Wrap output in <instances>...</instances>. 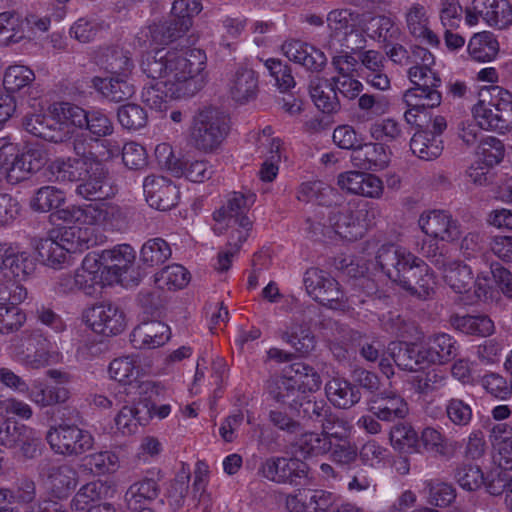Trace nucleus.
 I'll return each mask as SVG.
<instances>
[{
    "label": "nucleus",
    "instance_id": "f257e3e1",
    "mask_svg": "<svg viewBox=\"0 0 512 512\" xmlns=\"http://www.w3.org/2000/svg\"><path fill=\"white\" fill-rule=\"evenodd\" d=\"M206 60V54L200 49L190 50L186 56L164 49L147 53L141 69L147 77L159 81L143 88L142 101L152 109L162 110L168 98L193 97L206 84Z\"/></svg>",
    "mask_w": 512,
    "mask_h": 512
},
{
    "label": "nucleus",
    "instance_id": "f03ea898",
    "mask_svg": "<svg viewBox=\"0 0 512 512\" xmlns=\"http://www.w3.org/2000/svg\"><path fill=\"white\" fill-rule=\"evenodd\" d=\"M296 369V377H277L269 381L268 393L274 401L286 407L306 423L320 424L331 407L313 394L321 385L320 375L306 365Z\"/></svg>",
    "mask_w": 512,
    "mask_h": 512
},
{
    "label": "nucleus",
    "instance_id": "7ed1b4c3",
    "mask_svg": "<svg viewBox=\"0 0 512 512\" xmlns=\"http://www.w3.org/2000/svg\"><path fill=\"white\" fill-rule=\"evenodd\" d=\"M376 261L389 279L411 295L425 300L434 294L436 279L433 271L407 249L394 244L382 245Z\"/></svg>",
    "mask_w": 512,
    "mask_h": 512
},
{
    "label": "nucleus",
    "instance_id": "20e7f679",
    "mask_svg": "<svg viewBox=\"0 0 512 512\" xmlns=\"http://www.w3.org/2000/svg\"><path fill=\"white\" fill-rule=\"evenodd\" d=\"M231 128L230 116L215 106L198 109L189 127V143L197 151L213 153L220 148Z\"/></svg>",
    "mask_w": 512,
    "mask_h": 512
},
{
    "label": "nucleus",
    "instance_id": "39448f33",
    "mask_svg": "<svg viewBox=\"0 0 512 512\" xmlns=\"http://www.w3.org/2000/svg\"><path fill=\"white\" fill-rule=\"evenodd\" d=\"M432 66L413 65L408 70V78L414 85L403 95V101L408 107L404 117L408 123L415 122L414 112H424L441 104L442 95L438 87L442 81Z\"/></svg>",
    "mask_w": 512,
    "mask_h": 512
},
{
    "label": "nucleus",
    "instance_id": "423d86ee",
    "mask_svg": "<svg viewBox=\"0 0 512 512\" xmlns=\"http://www.w3.org/2000/svg\"><path fill=\"white\" fill-rule=\"evenodd\" d=\"M57 180L78 182L76 193L91 201L104 200L116 192L108 172L100 162H75L66 170L53 173Z\"/></svg>",
    "mask_w": 512,
    "mask_h": 512
},
{
    "label": "nucleus",
    "instance_id": "0eeeda50",
    "mask_svg": "<svg viewBox=\"0 0 512 512\" xmlns=\"http://www.w3.org/2000/svg\"><path fill=\"white\" fill-rule=\"evenodd\" d=\"M304 285L315 301L330 309L346 310L357 303L365 302L355 293L347 295L329 272L319 268L312 267L305 272Z\"/></svg>",
    "mask_w": 512,
    "mask_h": 512
},
{
    "label": "nucleus",
    "instance_id": "6e6552de",
    "mask_svg": "<svg viewBox=\"0 0 512 512\" xmlns=\"http://www.w3.org/2000/svg\"><path fill=\"white\" fill-rule=\"evenodd\" d=\"M478 126L504 134L512 128V93L499 86L490 89V100H479L472 108Z\"/></svg>",
    "mask_w": 512,
    "mask_h": 512
},
{
    "label": "nucleus",
    "instance_id": "1a4fd4ad",
    "mask_svg": "<svg viewBox=\"0 0 512 512\" xmlns=\"http://www.w3.org/2000/svg\"><path fill=\"white\" fill-rule=\"evenodd\" d=\"M87 231L81 228L69 227L59 229L55 237L40 239L35 243L39 259L48 267L62 268L70 254L88 248V242L83 238Z\"/></svg>",
    "mask_w": 512,
    "mask_h": 512
},
{
    "label": "nucleus",
    "instance_id": "9d476101",
    "mask_svg": "<svg viewBox=\"0 0 512 512\" xmlns=\"http://www.w3.org/2000/svg\"><path fill=\"white\" fill-rule=\"evenodd\" d=\"M254 202V194L234 192L226 204L213 214V218L216 222L230 228V233H234L239 242H245L252 228V221L247 213Z\"/></svg>",
    "mask_w": 512,
    "mask_h": 512
},
{
    "label": "nucleus",
    "instance_id": "9b49d317",
    "mask_svg": "<svg viewBox=\"0 0 512 512\" xmlns=\"http://www.w3.org/2000/svg\"><path fill=\"white\" fill-rule=\"evenodd\" d=\"M51 449L64 456H78L89 451L94 445L90 432L75 425H60L51 428L46 435Z\"/></svg>",
    "mask_w": 512,
    "mask_h": 512
},
{
    "label": "nucleus",
    "instance_id": "f8f14e48",
    "mask_svg": "<svg viewBox=\"0 0 512 512\" xmlns=\"http://www.w3.org/2000/svg\"><path fill=\"white\" fill-rule=\"evenodd\" d=\"M480 19L490 27L507 28L512 24V5L508 0H472L465 9V22L475 26Z\"/></svg>",
    "mask_w": 512,
    "mask_h": 512
},
{
    "label": "nucleus",
    "instance_id": "ddd939ff",
    "mask_svg": "<svg viewBox=\"0 0 512 512\" xmlns=\"http://www.w3.org/2000/svg\"><path fill=\"white\" fill-rule=\"evenodd\" d=\"M11 150L13 149H0V173L4 174L10 183L15 184L27 179L44 164L43 158L37 151L29 150L19 154Z\"/></svg>",
    "mask_w": 512,
    "mask_h": 512
},
{
    "label": "nucleus",
    "instance_id": "4468645a",
    "mask_svg": "<svg viewBox=\"0 0 512 512\" xmlns=\"http://www.w3.org/2000/svg\"><path fill=\"white\" fill-rule=\"evenodd\" d=\"M38 471L52 494L59 499L67 497L78 484L77 471L67 463L42 460L38 465Z\"/></svg>",
    "mask_w": 512,
    "mask_h": 512
},
{
    "label": "nucleus",
    "instance_id": "2eb2a0df",
    "mask_svg": "<svg viewBox=\"0 0 512 512\" xmlns=\"http://www.w3.org/2000/svg\"><path fill=\"white\" fill-rule=\"evenodd\" d=\"M85 317L94 332L105 336L118 335L126 327L124 312L110 302L93 305L86 311Z\"/></svg>",
    "mask_w": 512,
    "mask_h": 512
},
{
    "label": "nucleus",
    "instance_id": "dca6fc26",
    "mask_svg": "<svg viewBox=\"0 0 512 512\" xmlns=\"http://www.w3.org/2000/svg\"><path fill=\"white\" fill-rule=\"evenodd\" d=\"M418 225L427 236L441 241L452 242L461 235L458 221L444 210L424 211L419 217Z\"/></svg>",
    "mask_w": 512,
    "mask_h": 512
},
{
    "label": "nucleus",
    "instance_id": "f3484780",
    "mask_svg": "<svg viewBox=\"0 0 512 512\" xmlns=\"http://www.w3.org/2000/svg\"><path fill=\"white\" fill-rule=\"evenodd\" d=\"M259 471L268 480L292 484L307 476L308 466L296 458L272 457L262 463Z\"/></svg>",
    "mask_w": 512,
    "mask_h": 512
},
{
    "label": "nucleus",
    "instance_id": "a211bd4d",
    "mask_svg": "<svg viewBox=\"0 0 512 512\" xmlns=\"http://www.w3.org/2000/svg\"><path fill=\"white\" fill-rule=\"evenodd\" d=\"M143 191L148 204L161 211L173 208L179 198L177 186L163 176H147L143 182Z\"/></svg>",
    "mask_w": 512,
    "mask_h": 512
},
{
    "label": "nucleus",
    "instance_id": "6ab92c4d",
    "mask_svg": "<svg viewBox=\"0 0 512 512\" xmlns=\"http://www.w3.org/2000/svg\"><path fill=\"white\" fill-rule=\"evenodd\" d=\"M281 50L294 63L303 66L310 72H321L327 64V57L320 49L298 39L286 40Z\"/></svg>",
    "mask_w": 512,
    "mask_h": 512
},
{
    "label": "nucleus",
    "instance_id": "aec40b11",
    "mask_svg": "<svg viewBox=\"0 0 512 512\" xmlns=\"http://www.w3.org/2000/svg\"><path fill=\"white\" fill-rule=\"evenodd\" d=\"M281 338L296 352L306 356L316 347V337L311 330V318L306 317L305 312L300 316H294L290 325L282 333Z\"/></svg>",
    "mask_w": 512,
    "mask_h": 512
},
{
    "label": "nucleus",
    "instance_id": "412c9836",
    "mask_svg": "<svg viewBox=\"0 0 512 512\" xmlns=\"http://www.w3.org/2000/svg\"><path fill=\"white\" fill-rule=\"evenodd\" d=\"M35 73L28 66L11 65L9 66L3 78V85L9 93L23 92L31 100H38L42 95V90L35 83Z\"/></svg>",
    "mask_w": 512,
    "mask_h": 512
},
{
    "label": "nucleus",
    "instance_id": "4be33fe9",
    "mask_svg": "<svg viewBox=\"0 0 512 512\" xmlns=\"http://www.w3.org/2000/svg\"><path fill=\"white\" fill-rule=\"evenodd\" d=\"M368 410L382 421L402 420L408 414V405L395 392L375 394L368 402Z\"/></svg>",
    "mask_w": 512,
    "mask_h": 512
},
{
    "label": "nucleus",
    "instance_id": "5701e85b",
    "mask_svg": "<svg viewBox=\"0 0 512 512\" xmlns=\"http://www.w3.org/2000/svg\"><path fill=\"white\" fill-rule=\"evenodd\" d=\"M170 328L161 321H148L137 325L130 334L136 349H155L170 339Z\"/></svg>",
    "mask_w": 512,
    "mask_h": 512
},
{
    "label": "nucleus",
    "instance_id": "b1692460",
    "mask_svg": "<svg viewBox=\"0 0 512 512\" xmlns=\"http://www.w3.org/2000/svg\"><path fill=\"white\" fill-rule=\"evenodd\" d=\"M228 87L234 101L240 104L247 103L258 94V75L252 68L239 66L231 74Z\"/></svg>",
    "mask_w": 512,
    "mask_h": 512
},
{
    "label": "nucleus",
    "instance_id": "393cba45",
    "mask_svg": "<svg viewBox=\"0 0 512 512\" xmlns=\"http://www.w3.org/2000/svg\"><path fill=\"white\" fill-rule=\"evenodd\" d=\"M389 161V153L381 143H361L351 154L353 166L362 170H382Z\"/></svg>",
    "mask_w": 512,
    "mask_h": 512
},
{
    "label": "nucleus",
    "instance_id": "a878e982",
    "mask_svg": "<svg viewBox=\"0 0 512 512\" xmlns=\"http://www.w3.org/2000/svg\"><path fill=\"white\" fill-rule=\"evenodd\" d=\"M328 223L336 234L349 241L357 240L364 232V225H359L354 209L350 205L331 210L328 214Z\"/></svg>",
    "mask_w": 512,
    "mask_h": 512
},
{
    "label": "nucleus",
    "instance_id": "bb28decb",
    "mask_svg": "<svg viewBox=\"0 0 512 512\" xmlns=\"http://www.w3.org/2000/svg\"><path fill=\"white\" fill-rule=\"evenodd\" d=\"M154 404L138 402L133 406H123L115 417V424L123 434L135 433L138 426L146 425L152 418Z\"/></svg>",
    "mask_w": 512,
    "mask_h": 512
},
{
    "label": "nucleus",
    "instance_id": "cd10ccee",
    "mask_svg": "<svg viewBox=\"0 0 512 512\" xmlns=\"http://www.w3.org/2000/svg\"><path fill=\"white\" fill-rule=\"evenodd\" d=\"M325 393L330 403L339 409H349L361 400L359 388L343 378H332L325 385Z\"/></svg>",
    "mask_w": 512,
    "mask_h": 512
},
{
    "label": "nucleus",
    "instance_id": "c85d7f7f",
    "mask_svg": "<svg viewBox=\"0 0 512 512\" xmlns=\"http://www.w3.org/2000/svg\"><path fill=\"white\" fill-rule=\"evenodd\" d=\"M405 21L408 32L414 38L421 39L431 46L439 44L437 35L429 29V18L422 4H412L405 14Z\"/></svg>",
    "mask_w": 512,
    "mask_h": 512
},
{
    "label": "nucleus",
    "instance_id": "c756f323",
    "mask_svg": "<svg viewBox=\"0 0 512 512\" xmlns=\"http://www.w3.org/2000/svg\"><path fill=\"white\" fill-rule=\"evenodd\" d=\"M308 89L315 106L323 113H333L340 109V101L331 78L314 77L310 80Z\"/></svg>",
    "mask_w": 512,
    "mask_h": 512
},
{
    "label": "nucleus",
    "instance_id": "7c9ffc66",
    "mask_svg": "<svg viewBox=\"0 0 512 512\" xmlns=\"http://www.w3.org/2000/svg\"><path fill=\"white\" fill-rule=\"evenodd\" d=\"M326 21L330 32L322 45L327 50L337 52L340 37L354 27L351 24L353 12L349 9H335L328 13Z\"/></svg>",
    "mask_w": 512,
    "mask_h": 512
},
{
    "label": "nucleus",
    "instance_id": "2f4dec72",
    "mask_svg": "<svg viewBox=\"0 0 512 512\" xmlns=\"http://www.w3.org/2000/svg\"><path fill=\"white\" fill-rule=\"evenodd\" d=\"M135 255V250L130 245H118L102 251V264L104 269L112 272L115 280H120V277L133 265Z\"/></svg>",
    "mask_w": 512,
    "mask_h": 512
},
{
    "label": "nucleus",
    "instance_id": "473e14b6",
    "mask_svg": "<svg viewBox=\"0 0 512 512\" xmlns=\"http://www.w3.org/2000/svg\"><path fill=\"white\" fill-rule=\"evenodd\" d=\"M445 283L456 293H466L473 285L470 266L459 260H447L441 269Z\"/></svg>",
    "mask_w": 512,
    "mask_h": 512
},
{
    "label": "nucleus",
    "instance_id": "72a5a7b5",
    "mask_svg": "<svg viewBox=\"0 0 512 512\" xmlns=\"http://www.w3.org/2000/svg\"><path fill=\"white\" fill-rule=\"evenodd\" d=\"M159 492L160 487L152 478H144L133 483L125 493L128 509L137 511L141 507H146L158 497Z\"/></svg>",
    "mask_w": 512,
    "mask_h": 512
},
{
    "label": "nucleus",
    "instance_id": "f704fd0d",
    "mask_svg": "<svg viewBox=\"0 0 512 512\" xmlns=\"http://www.w3.org/2000/svg\"><path fill=\"white\" fill-rule=\"evenodd\" d=\"M428 355L433 365H445L452 361L459 351L458 342L447 333H436L427 340Z\"/></svg>",
    "mask_w": 512,
    "mask_h": 512
},
{
    "label": "nucleus",
    "instance_id": "c9c22d12",
    "mask_svg": "<svg viewBox=\"0 0 512 512\" xmlns=\"http://www.w3.org/2000/svg\"><path fill=\"white\" fill-rule=\"evenodd\" d=\"M73 151L77 158L56 159L51 164L52 173L66 170V166H72L75 162H95L93 155L94 149L99 146L97 138H88L84 135H77L72 142Z\"/></svg>",
    "mask_w": 512,
    "mask_h": 512
},
{
    "label": "nucleus",
    "instance_id": "e433bc0d",
    "mask_svg": "<svg viewBox=\"0 0 512 512\" xmlns=\"http://www.w3.org/2000/svg\"><path fill=\"white\" fill-rule=\"evenodd\" d=\"M1 271L9 280H25L35 269L33 258L26 252L5 254Z\"/></svg>",
    "mask_w": 512,
    "mask_h": 512
},
{
    "label": "nucleus",
    "instance_id": "4c0bfd02",
    "mask_svg": "<svg viewBox=\"0 0 512 512\" xmlns=\"http://www.w3.org/2000/svg\"><path fill=\"white\" fill-rule=\"evenodd\" d=\"M468 53L477 62H490L499 52V43L492 32L475 33L468 43Z\"/></svg>",
    "mask_w": 512,
    "mask_h": 512
},
{
    "label": "nucleus",
    "instance_id": "58836bf2",
    "mask_svg": "<svg viewBox=\"0 0 512 512\" xmlns=\"http://www.w3.org/2000/svg\"><path fill=\"white\" fill-rule=\"evenodd\" d=\"M410 149L418 158L430 161L441 155L443 145L437 135L428 130H419L411 138Z\"/></svg>",
    "mask_w": 512,
    "mask_h": 512
},
{
    "label": "nucleus",
    "instance_id": "ea45409f",
    "mask_svg": "<svg viewBox=\"0 0 512 512\" xmlns=\"http://www.w3.org/2000/svg\"><path fill=\"white\" fill-rule=\"evenodd\" d=\"M57 124L54 118L41 113L27 114L23 119V127L27 132L55 143L63 141L62 135L54 127Z\"/></svg>",
    "mask_w": 512,
    "mask_h": 512
},
{
    "label": "nucleus",
    "instance_id": "a19ab883",
    "mask_svg": "<svg viewBox=\"0 0 512 512\" xmlns=\"http://www.w3.org/2000/svg\"><path fill=\"white\" fill-rule=\"evenodd\" d=\"M65 202V193L54 186L39 188L30 200V206L37 212H49L60 208Z\"/></svg>",
    "mask_w": 512,
    "mask_h": 512
},
{
    "label": "nucleus",
    "instance_id": "79ce46f5",
    "mask_svg": "<svg viewBox=\"0 0 512 512\" xmlns=\"http://www.w3.org/2000/svg\"><path fill=\"white\" fill-rule=\"evenodd\" d=\"M187 31L186 23L181 24L172 17L150 27L151 40L157 45H168L181 38Z\"/></svg>",
    "mask_w": 512,
    "mask_h": 512
},
{
    "label": "nucleus",
    "instance_id": "37998d69",
    "mask_svg": "<svg viewBox=\"0 0 512 512\" xmlns=\"http://www.w3.org/2000/svg\"><path fill=\"white\" fill-rule=\"evenodd\" d=\"M154 278L160 289L174 290L184 288L190 280V274L182 265L173 264L156 273Z\"/></svg>",
    "mask_w": 512,
    "mask_h": 512
},
{
    "label": "nucleus",
    "instance_id": "c03bdc74",
    "mask_svg": "<svg viewBox=\"0 0 512 512\" xmlns=\"http://www.w3.org/2000/svg\"><path fill=\"white\" fill-rule=\"evenodd\" d=\"M381 327L388 333L401 338L415 337L419 334L414 322L405 320L397 312H387L380 318Z\"/></svg>",
    "mask_w": 512,
    "mask_h": 512
},
{
    "label": "nucleus",
    "instance_id": "a18cd8bd",
    "mask_svg": "<svg viewBox=\"0 0 512 512\" xmlns=\"http://www.w3.org/2000/svg\"><path fill=\"white\" fill-rule=\"evenodd\" d=\"M172 251L167 241L162 238L147 240L140 251V259L148 266H156L164 263L171 257Z\"/></svg>",
    "mask_w": 512,
    "mask_h": 512
},
{
    "label": "nucleus",
    "instance_id": "49530a36",
    "mask_svg": "<svg viewBox=\"0 0 512 512\" xmlns=\"http://www.w3.org/2000/svg\"><path fill=\"white\" fill-rule=\"evenodd\" d=\"M119 76L111 77L110 79H99L101 93L113 102L127 100L135 93L134 85Z\"/></svg>",
    "mask_w": 512,
    "mask_h": 512
},
{
    "label": "nucleus",
    "instance_id": "de8ad7c7",
    "mask_svg": "<svg viewBox=\"0 0 512 512\" xmlns=\"http://www.w3.org/2000/svg\"><path fill=\"white\" fill-rule=\"evenodd\" d=\"M117 118L120 125L127 130L136 131L146 126L148 115L138 104L128 103L118 108Z\"/></svg>",
    "mask_w": 512,
    "mask_h": 512
},
{
    "label": "nucleus",
    "instance_id": "09e8293b",
    "mask_svg": "<svg viewBox=\"0 0 512 512\" xmlns=\"http://www.w3.org/2000/svg\"><path fill=\"white\" fill-rule=\"evenodd\" d=\"M476 155L478 163H483L486 167L491 168L503 159L504 146L498 138L488 136L480 141Z\"/></svg>",
    "mask_w": 512,
    "mask_h": 512
},
{
    "label": "nucleus",
    "instance_id": "8fccbe9b",
    "mask_svg": "<svg viewBox=\"0 0 512 512\" xmlns=\"http://www.w3.org/2000/svg\"><path fill=\"white\" fill-rule=\"evenodd\" d=\"M297 446L304 456L324 455L333 448L332 442L322 432L304 433L299 438Z\"/></svg>",
    "mask_w": 512,
    "mask_h": 512
},
{
    "label": "nucleus",
    "instance_id": "3c124183",
    "mask_svg": "<svg viewBox=\"0 0 512 512\" xmlns=\"http://www.w3.org/2000/svg\"><path fill=\"white\" fill-rule=\"evenodd\" d=\"M367 30L371 31L370 36L384 43H390L400 35L399 28L394 21L385 15L371 17L368 21Z\"/></svg>",
    "mask_w": 512,
    "mask_h": 512
},
{
    "label": "nucleus",
    "instance_id": "603ef678",
    "mask_svg": "<svg viewBox=\"0 0 512 512\" xmlns=\"http://www.w3.org/2000/svg\"><path fill=\"white\" fill-rule=\"evenodd\" d=\"M327 415L329 416L325 417L320 423L322 434H325L329 441L335 443L347 440L351 429L350 423L335 414L332 409Z\"/></svg>",
    "mask_w": 512,
    "mask_h": 512
},
{
    "label": "nucleus",
    "instance_id": "864d4df0",
    "mask_svg": "<svg viewBox=\"0 0 512 512\" xmlns=\"http://www.w3.org/2000/svg\"><path fill=\"white\" fill-rule=\"evenodd\" d=\"M190 473L184 468L176 475L167 489V501L173 510L183 507L189 491Z\"/></svg>",
    "mask_w": 512,
    "mask_h": 512
},
{
    "label": "nucleus",
    "instance_id": "5fc2aeb1",
    "mask_svg": "<svg viewBox=\"0 0 512 512\" xmlns=\"http://www.w3.org/2000/svg\"><path fill=\"white\" fill-rule=\"evenodd\" d=\"M454 479L467 491H476L484 482V474L477 465L462 464L455 469Z\"/></svg>",
    "mask_w": 512,
    "mask_h": 512
},
{
    "label": "nucleus",
    "instance_id": "6e6d98bb",
    "mask_svg": "<svg viewBox=\"0 0 512 512\" xmlns=\"http://www.w3.org/2000/svg\"><path fill=\"white\" fill-rule=\"evenodd\" d=\"M181 172L182 173L174 174V176H184L192 182L202 183L211 178L213 169L206 160L185 159L181 160Z\"/></svg>",
    "mask_w": 512,
    "mask_h": 512
},
{
    "label": "nucleus",
    "instance_id": "4d7b16f0",
    "mask_svg": "<svg viewBox=\"0 0 512 512\" xmlns=\"http://www.w3.org/2000/svg\"><path fill=\"white\" fill-rule=\"evenodd\" d=\"M109 373L118 382L129 383L139 373V365L134 356L114 359L109 365Z\"/></svg>",
    "mask_w": 512,
    "mask_h": 512
},
{
    "label": "nucleus",
    "instance_id": "13d9d810",
    "mask_svg": "<svg viewBox=\"0 0 512 512\" xmlns=\"http://www.w3.org/2000/svg\"><path fill=\"white\" fill-rule=\"evenodd\" d=\"M104 492H107V487L103 483H87L75 494L71 506L77 511H84L92 502L100 500Z\"/></svg>",
    "mask_w": 512,
    "mask_h": 512
},
{
    "label": "nucleus",
    "instance_id": "bf43d9fd",
    "mask_svg": "<svg viewBox=\"0 0 512 512\" xmlns=\"http://www.w3.org/2000/svg\"><path fill=\"white\" fill-rule=\"evenodd\" d=\"M23 38L18 16L10 12L0 14V42L4 45L17 43Z\"/></svg>",
    "mask_w": 512,
    "mask_h": 512
},
{
    "label": "nucleus",
    "instance_id": "052dcab7",
    "mask_svg": "<svg viewBox=\"0 0 512 512\" xmlns=\"http://www.w3.org/2000/svg\"><path fill=\"white\" fill-rule=\"evenodd\" d=\"M100 225L111 230L122 231L128 226L127 210L118 205L102 204Z\"/></svg>",
    "mask_w": 512,
    "mask_h": 512
},
{
    "label": "nucleus",
    "instance_id": "680f3d73",
    "mask_svg": "<svg viewBox=\"0 0 512 512\" xmlns=\"http://www.w3.org/2000/svg\"><path fill=\"white\" fill-rule=\"evenodd\" d=\"M448 419L455 426L466 427L470 424L473 413L471 406L459 398H451L445 405Z\"/></svg>",
    "mask_w": 512,
    "mask_h": 512
},
{
    "label": "nucleus",
    "instance_id": "e2e57ef3",
    "mask_svg": "<svg viewBox=\"0 0 512 512\" xmlns=\"http://www.w3.org/2000/svg\"><path fill=\"white\" fill-rule=\"evenodd\" d=\"M86 464L96 474L113 473L119 467V458L112 451H100L88 455Z\"/></svg>",
    "mask_w": 512,
    "mask_h": 512
},
{
    "label": "nucleus",
    "instance_id": "0e129e2a",
    "mask_svg": "<svg viewBox=\"0 0 512 512\" xmlns=\"http://www.w3.org/2000/svg\"><path fill=\"white\" fill-rule=\"evenodd\" d=\"M25 320L26 316L19 307L0 305V334L18 331Z\"/></svg>",
    "mask_w": 512,
    "mask_h": 512
},
{
    "label": "nucleus",
    "instance_id": "69168bd1",
    "mask_svg": "<svg viewBox=\"0 0 512 512\" xmlns=\"http://www.w3.org/2000/svg\"><path fill=\"white\" fill-rule=\"evenodd\" d=\"M446 382V377L439 371L432 369L417 375L413 380L416 392L428 395L441 389Z\"/></svg>",
    "mask_w": 512,
    "mask_h": 512
},
{
    "label": "nucleus",
    "instance_id": "338daca9",
    "mask_svg": "<svg viewBox=\"0 0 512 512\" xmlns=\"http://www.w3.org/2000/svg\"><path fill=\"white\" fill-rule=\"evenodd\" d=\"M390 441L395 448H413L419 441L417 432L405 422L395 424L390 430Z\"/></svg>",
    "mask_w": 512,
    "mask_h": 512
},
{
    "label": "nucleus",
    "instance_id": "774afa93",
    "mask_svg": "<svg viewBox=\"0 0 512 512\" xmlns=\"http://www.w3.org/2000/svg\"><path fill=\"white\" fill-rule=\"evenodd\" d=\"M429 490V499L432 504L439 507L450 505L456 498V491L451 484L440 481L426 483Z\"/></svg>",
    "mask_w": 512,
    "mask_h": 512
}]
</instances>
